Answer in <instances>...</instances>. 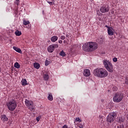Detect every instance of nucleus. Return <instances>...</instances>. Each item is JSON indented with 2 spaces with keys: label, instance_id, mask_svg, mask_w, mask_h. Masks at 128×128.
<instances>
[{
  "label": "nucleus",
  "instance_id": "obj_1",
  "mask_svg": "<svg viewBox=\"0 0 128 128\" xmlns=\"http://www.w3.org/2000/svg\"><path fill=\"white\" fill-rule=\"evenodd\" d=\"M98 47V43L96 42H89L86 43L83 46L82 48L84 52H94L96 50H97Z\"/></svg>",
  "mask_w": 128,
  "mask_h": 128
},
{
  "label": "nucleus",
  "instance_id": "obj_2",
  "mask_svg": "<svg viewBox=\"0 0 128 128\" xmlns=\"http://www.w3.org/2000/svg\"><path fill=\"white\" fill-rule=\"evenodd\" d=\"M93 74L98 78H106V76H108V70L105 68H97L96 69L94 70Z\"/></svg>",
  "mask_w": 128,
  "mask_h": 128
},
{
  "label": "nucleus",
  "instance_id": "obj_3",
  "mask_svg": "<svg viewBox=\"0 0 128 128\" xmlns=\"http://www.w3.org/2000/svg\"><path fill=\"white\" fill-rule=\"evenodd\" d=\"M103 64L108 72H114V65L111 62L108 60L102 61Z\"/></svg>",
  "mask_w": 128,
  "mask_h": 128
},
{
  "label": "nucleus",
  "instance_id": "obj_4",
  "mask_svg": "<svg viewBox=\"0 0 128 128\" xmlns=\"http://www.w3.org/2000/svg\"><path fill=\"white\" fill-rule=\"evenodd\" d=\"M6 106L8 110L10 112H14L16 108V102L15 100H11L6 103Z\"/></svg>",
  "mask_w": 128,
  "mask_h": 128
},
{
  "label": "nucleus",
  "instance_id": "obj_5",
  "mask_svg": "<svg viewBox=\"0 0 128 128\" xmlns=\"http://www.w3.org/2000/svg\"><path fill=\"white\" fill-rule=\"evenodd\" d=\"M124 98V94L122 93L116 92L113 96V102H120Z\"/></svg>",
  "mask_w": 128,
  "mask_h": 128
},
{
  "label": "nucleus",
  "instance_id": "obj_6",
  "mask_svg": "<svg viewBox=\"0 0 128 128\" xmlns=\"http://www.w3.org/2000/svg\"><path fill=\"white\" fill-rule=\"evenodd\" d=\"M116 113L114 112H112L108 115L106 117V122L111 124V122H112L116 120Z\"/></svg>",
  "mask_w": 128,
  "mask_h": 128
},
{
  "label": "nucleus",
  "instance_id": "obj_7",
  "mask_svg": "<svg viewBox=\"0 0 128 128\" xmlns=\"http://www.w3.org/2000/svg\"><path fill=\"white\" fill-rule=\"evenodd\" d=\"M25 104L31 112L34 110V102L32 100H28V99L25 100Z\"/></svg>",
  "mask_w": 128,
  "mask_h": 128
},
{
  "label": "nucleus",
  "instance_id": "obj_8",
  "mask_svg": "<svg viewBox=\"0 0 128 128\" xmlns=\"http://www.w3.org/2000/svg\"><path fill=\"white\" fill-rule=\"evenodd\" d=\"M100 12H102V14L108 12H110V6L108 4L103 5L100 8Z\"/></svg>",
  "mask_w": 128,
  "mask_h": 128
},
{
  "label": "nucleus",
  "instance_id": "obj_9",
  "mask_svg": "<svg viewBox=\"0 0 128 128\" xmlns=\"http://www.w3.org/2000/svg\"><path fill=\"white\" fill-rule=\"evenodd\" d=\"M58 48V44H53L50 45L48 48V52H54V48Z\"/></svg>",
  "mask_w": 128,
  "mask_h": 128
},
{
  "label": "nucleus",
  "instance_id": "obj_10",
  "mask_svg": "<svg viewBox=\"0 0 128 128\" xmlns=\"http://www.w3.org/2000/svg\"><path fill=\"white\" fill-rule=\"evenodd\" d=\"M83 74L84 76H90V70L88 69L84 70Z\"/></svg>",
  "mask_w": 128,
  "mask_h": 128
},
{
  "label": "nucleus",
  "instance_id": "obj_11",
  "mask_svg": "<svg viewBox=\"0 0 128 128\" xmlns=\"http://www.w3.org/2000/svg\"><path fill=\"white\" fill-rule=\"evenodd\" d=\"M0 119L3 122H8V118L6 114L2 115L0 116Z\"/></svg>",
  "mask_w": 128,
  "mask_h": 128
},
{
  "label": "nucleus",
  "instance_id": "obj_12",
  "mask_svg": "<svg viewBox=\"0 0 128 128\" xmlns=\"http://www.w3.org/2000/svg\"><path fill=\"white\" fill-rule=\"evenodd\" d=\"M108 32L109 36H114V29L111 27H108Z\"/></svg>",
  "mask_w": 128,
  "mask_h": 128
},
{
  "label": "nucleus",
  "instance_id": "obj_13",
  "mask_svg": "<svg viewBox=\"0 0 128 128\" xmlns=\"http://www.w3.org/2000/svg\"><path fill=\"white\" fill-rule=\"evenodd\" d=\"M48 98L50 102H52V100H54V97L52 96V93H48Z\"/></svg>",
  "mask_w": 128,
  "mask_h": 128
},
{
  "label": "nucleus",
  "instance_id": "obj_14",
  "mask_svg": "<svg viewBox=\"0 0 128 128\" xmlns=\"http://www.w3.org/2000/svg\"><path fill=\"white\" fill-rule=\"evenodd\" d=\"M58 40V37L57 36H53L51 38V42H55Z\"/></svg>",
  "mask_w": 128,
  "mask_h": 128
},
{
  "label": "nucleus",
  "instance_id": "obj_15",
  "mask_svg": "<svg viewBox=\"0 0 128 128\" xmlns=\"http://www.w3.org/2000/svg\"><path fill=\"white\" fill-rule=\"evenodd\" d=\"M13 49L14 50H16L17 52H19V54H20L22 52V50H20V48L16 47V46H13Z\"/></svg>",
  "mask_w": 128,
  "mask_h": 128
},
{
  "label": "nucleus",
  "instance_id": "obj_16",
  "mask_svg": "<svg viewBox=\"0 0 128 128\" xmlns=\"http://www.w3.org/2000/svg\"><path fill=\"white\" fill-rule=\"evenodd\" d=\"M44 80H48V79L50 78V76L48 74H44Z\"/></svg>",
  "mask_w": 128,
  "mask_h": 128
},
{
  "label": "nucleus",
  "instance_id": "obj_17",
  "mask_svg": "<svg viewBox=\"0 0 128 128\" xmlns=\"http://www.w3.org/2000/svg\"><path fill=\"white\" fill-rule=\"evenodd\" d=\"M14 34L16 36H22V32L19 31L18 30H16Z\"/></svg>",
  "mask_w": 128,
  "mask_h": 128
},
{
  "label": "nucleus",
  "instance_id": "obj_18",
  "mask_svg": "<svg viewBox=\"0 0 128 128\" xmlns=\"http://www.w3.org/2000/svg\"><path fill=\"white\" fill-rule=\"evenodd\" d=\"M22 86H26L28 84L26 83V79H22L21 81Z\"/></svg>",
  "mask_w": 128,
  "mask_h": 128
},
{
  "label": "nucleus",
  "instance_id": "obj_19",
  "mask_svg": "<svg viewBox=\"0 0 128 128\" xmlns=\"http://www.w3.org/2000/svg\"><path fill=\"white\" fill-rule=\"evenodd\" d=\"M34 68H36V70H38L40 68V65L38 63H34Z\"/></svg>",
  "mask_w": 128,
  "mask_h": 128
},
{
  "label": "nucleus",
  "instance_id": "obj_20",
  "mask_svg": "<svg viewBox=\"0 0 128 128\" xmlns=\"http://www.w3.org/2000/svg\"><path fill=\"white\" fill-rule=\"evenodd\" d=\"M14 66L16 68H20V64H18V62H16L14 64Z\"/></svg>",
  "mask_w": 128,
  "mask_h": 128
},
{
  "label": "nucleus",
  "instance_id": "obj_21",
  "mask_svg": "<svg viewBox=\"0 0 128 128\" xmlns=\"http://www.w3.org/2000/svg\"><path fill=\"white\" fill-rule=\"evenodd\" d=\"M118 122H120V124H122V122H124V118L121 117L120 118L118 119Z\"/></svg>",
  "mask_w": 128,
  "mask_h": 128
},
{
  "label": "nucleus",
  "instance_id": "obj_22",
  "mask_svg": "<svg viewBox=\"0 0 128 128\" xmlns=\"http://www.w3.org/2000/svg\"><path fill=\"white\" fill-rule=\"evenodd\" d=\"M23 24H24V26H28V24H30V21H26L24 20H23Z\"/></svg>",
  "mask_w": 128,
  "mask_h": 128
},
{
  "label": "nucleus",
  "instance_id": "obj_23",
  "mask_svg": "<svg viewBox=\"0 0 128 128\" xmlns=\"http://www.w3.org/2000/svg\"><path fill=\"white\" fill-rule=\"evenodd\" d=\"M60 55L61 56H66V52H64V50H62L61 52L60 53Z\"/></svg>",
  "mask_w": 128,
  "mask_h": 128
},
{
  "label": "nucleus",
  "instance_id": "obj_24",
  "mask_svg": "<svg viewBox=\"0 0 128 128\" xmlns=\"http://www.w3.org/2000/svg\"><path fill=\"white\" fill-rule=\"evenodd\" d=\"M113 92H116L118 90V87L114 86L112 88Z\"/></svg>",
  "mask_w": 128,
  "mask_h": 128
},
{
  "label": "nucleus",
  "instance_id": "obj_25",
  "mask_svg": "<svg viewBox=\"0 0 128 128\" xmlns=\"http://www.w3.org/2000/svg\"><path fill=\"white\" fill-rule=\"evenodd\" d=\"M117 128H124V124H121L118 125L117 126Z\"/></svg>",
  "mask_w": 128,
  "mask_h": 128
},
{
  "label": "nucleus",
  "instance_id": "obj_26",
  "mask_svg": "<svg viewBox=\"0 0 128 128\" xmlns=\"http://www.w3.org/2000/svg\"><path fill=\"white\" fill-rule=\"evenodd\" d=\"M48 64H50V62L48 60H46L45 61V66H48Z\"/></svg>",
  "mask_w": 128,
  "mask_h": 128
},
{
  "label": "nucleus",
  "instance_id": "obj_27",
  "mask_svg": "<svg viewBox=\"0 0 128 128\" xmlns=\"http://www.w3.org/2000/svg\"><path fill=\"white\" fill-rule=\"evenodd\" d=\"M98 118H100V120H102L101 122H103V120H104V118H104V117H103L102 116L100 115V116H98Z\"/></svg>",
  "mask_w": 128,
  "mask_h": 128
},
{
  "label": "nucleus",
  "instance_id": "obj_28",
  "mask_svg": "<svg viewBox=\"0 0 128 128\" xmlns=\"http://www.w3.org/2000/svg\"><path fill=\"white\" fill-rule=\"evenodd\" d=\"M75 120L76 122H82V120H80L78 118H76Z\"/></svg>",
  "mask_w": 128,
  "mask_h": 128
},
{
  "label": "nucleus",
  "instance_id": "obj_29",
  "mask_svg": "<svg viewBox=\"0 0 128 128\" xmlns=\"http://www.w3.org/2000/svg\"><path fill=\"white\" fill-rule=\"evenodd\" d=\"M112 60L114 62H118V58H113Z\"/></svg>",
  "mask_w": 128,
  "mask_h": 128
},
{
  "label": "nucleus",
  "instance_id": "obj_30",
  "mask_svg": "<svg viewBox=\"0 0 128 128\" xmlns=\"http://www.w3.org/2000/svg\"><path fill=\"white\" fill-rule=\"evenodd\" d=\"M48 4H50V6H52V4H54V2H52L50 1H48Z\"/></svg>",
  "mask_w": 128,
  "mask_h": 128
},
{
  "label": "nucleus",
  "instance_id": "obj_31",
  "mask_svg": "<svg viewBox=\"0 0 128 128\" xmlns=\"http://www.w3.org/2000/svg\"><path fill=\"white\" fill-rule=\"evenodd\" d=\"M40 116H38L36 118V120L37 122H40Z\"/></svg>",
  "mask_w": 128,
  "mask_h": 128
},
{
  "label": "nucleus",
  "instance_id": "obj_32",
  "mask_svg": "<svg viewBox=\"0 0 128 128\" xmlns=\"http://www.w3.org/2000/svg\"><path fill=\"white\" fill-rule=\"evenodd\" d=\"M64 38H66V36H61V37H60L61 40H64Z\"/></svg>",
  "mask_w": 128,
  "mask_h": 128
},
{
  "label": "nucleus",
  "instance_id": "obj_33",
  "mask_svg": "<svg viewBox=\"0 0 128 128\" xmlns=\"http://www.w3.org/2000/svg\"><path fill=\"white\" fill-rule=\"evenodd\" d=\"M126 84H128V79H126L125 80Z\"/></svg>",
  "mask_w": 128,
  "mask_h": 128
},
{
  "label": "nucleus",
  "instance_id": "obj_34",
  "mask_svg": "<svg viewBox=\"0 0 128 128\" xmlns=\"http://www.w3.org/2000/svg\"><path fill=\"white\" fill-rule=\"evenodd\" d=\"M97 14H98V16H100L102 14H100V11H97Z\"/></svg>",
  "mask_w": 128,
  "mask_h": 128
},
{
  "label": "nucleus",
  "instance_id": "obj_35",
  "mask_svg": "<svg viewBox=\"0 0 128 128\" xmlns=\"http://www.w3.org/2000/svg\"><path fill=\"white\" fill-rule=\"evenodd\" d=\"M62 128H68V126H67V125H64V126H62Z\"/></svg>",
  "mask_w": 128,
  "mask_h": 128
},
{
  "label": "nucleus",
  "instance_id": "obj_36",
  "mask_svg": "<svg viewBox=\"0 0 128 128\" xmlns=\"http://www.w3.org/2000/svg\"><path fill=\"white\" fill-rule=\"evenodd\" d=\"M20 1H16V2H15V4H16L17 6H18V4Z\"/></svg>",
  "mask_w": 128,
  "mask_h": 128
},
{
  "label": "nucleus",
  "instance_id": "obj_37",
  "mask_svg": "<svg viewBox=\"0 0 128 128\" xmlns=\"http://www.w3.org/2000/svg\"><path fill=\"white\" fill-rule=\"evenodd\" d=\"M58 42H59L60 44H62V40H60L58 41Z\"/></svg>",
  "mask_w": 128,
  "mask_h": 128
},
{
  "label": "nucleus",
  "instance_id": "obj_38",
  "mask_svg": "<svg viewBox=\"0 0 128 128\" xmlns=\"http://www.w3.org/2000/svg\"><path fill=\"white\" fill-rule=\"evenodd\" d=\"M79 127L80 128H84V125H81V126H79Z\"/></svg>",
  "mask_w": 128,
  "mask_h": 128
},
{
  "label": "nucleus",
  "instance_id": "obj_39",
  "mask_svg": "<svg viewBox=\"0 0 128 128\" xmlns=\"http://www.w3.org/2000/svg\"><path fill=\"white\" fill-rule=\"evenodd\" d=\"M66 38H68L70 36V35L68 34H66Z\"/></svg>",
  "mask_w": 128,
  "mask_h": 128
},
{
  "label": "nucleus",
  "instance_id": "obj_40",
  "mask_svg": "<svg viewBox=\"0 0 128 128\" xmlns=\"http://www.w3.org/2000/svg\"><path fill=\"white\" fill-rule=\"evenodd\" d=\"M106 28H108H108H110V26H106Z\"/></svg>",
  "mask_w": 128,
  "mask_h": 128
},
{
  "label": "nucleus",
  "instance_id": "obj_41",
  "mask_svg": "<svg viewBox=\"0 0 128 128\" xmlns=\"http://www.w3.org/2000/svg\"><path fill=\"white\" fill-rule=\"evenodd\" d=\"M27 28H30V26H28V27H26Z\"/></svg>",
  "mask_w": 128,
  "mask_h": 128
},
{
  "label": "nucleus",
  "instance_id": "obj_42",
  "mask_svg": "<svg viewBox=\"0 0 128 128\" xmlns=\"http://www.w3.org/2000/svg\"><path fill=\"white\" fill-rule=\"evenodd\" d=\"M2 72V69L0 68V72Z\"/></svg>",
  "mask_w": 128,
  "mask_h": 128
},
{
  "label": "nucleus",
  "instance_id": "obj_43",
  "mask_svg": "<svg viewBox=\"0 0 128 128\" xmlns=\"http://www.w3.org/2000/svg\"><path fill=\"white\" fill-rule=\"evenodd\" d=\"M66 42V40H64V42Z\"/></svg>",
  "mask_w": 128,
  "mask_h": 128
}]
</instances>
